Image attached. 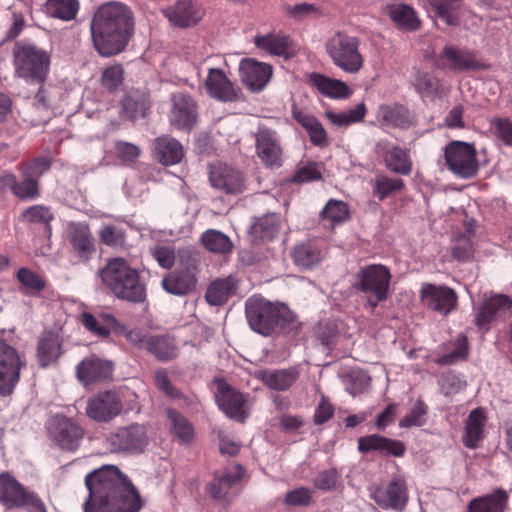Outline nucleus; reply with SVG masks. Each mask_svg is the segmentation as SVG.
I'll return each instance as SVG.
<instances>
[{
	"instance_id": "nucleus-18",
	"label": "nucleus",
	"mask_w": 512,
	"mask_h": 512,
	"mask_svg": "<svg viewBox=\"0 0 512 512\" xmlns=\"http://www.w3.org/2000/svg\"><path fill=\"white\" fill-rule=\"evenodd\" d=\"M440 59L444 61L443 65L453 72L487 68V65L477 58L474 50L460 49L453 45H446L443 48Z\"/></svg>"
},
{
	"instance_id": "nucleus-61",
	"label": "nucleus",
	"mask_w": 512,
	"mask_h": 512,
	"mask_svg": "<svg viewBox=\"0 0 512 512\" xmlns=\"http://www.w3.org/2000/svg\"><path fill=\"white\" fill-rule=\"evenodd\" d=\"M340 475L336 468H330L319 472L313 479V485L316 489L323 491H332L337 488Z\"/></svg>"
},
{
	"instance_id": "nucleus-52",
	"label": "nucleus",
	"mask_w": 512,
	"mask_h": 512,
	"mask_svg": "<svg viewBox=\"0 0 512 512\" xmlns=\"http://www.w3.org/2000/svg\"><path fill=\"white\" fill-rule=\"evenodd\" d=\"M322 217L333 224H341L349 219L348 205L341 201L330 199L322 210Z\"/></svg>"
},
{
	"instance_id": "nucleus-58",
	"label": "nucleus",
	"mask_w": 512,
	"mask_h": 512,
	"mask_svg": "<svg viewBox=\"0 0 512 512\" xmlns=\"http://www.w3.org/2000/svg\"><path fill=\"white\" fill-rule=\"evenodd\" d=\"M427 414V406L422 400H417L411 411L400 420L399 426L401 428H410L413 426H422L425 422Z\"/></svg>"
},
{
	"instance_id": "nucleus-33",
	"label": "nucleus",
	"mask_w": 512,
	"mask_h": 512,
	"mask_svg": "<svg viewBox=\"0 0 512 512\" xmlns=\"http://www.w3.org/2000/svg\"><path fill=\"white\" fill-rule=\"evenodd\" d=\"M309 82L323 95L334 99H347L352 90L343 81L326 77L319 73H311Z\"/></svg>"
},
{
	"instance_id": "nucleus-25",
	"label": "nucleus",
	"mask_w": 512,
	"mask_h": 512,
	"mask_svg": "<svg viewBox=\"0 0 512 512\" xmlns=\"http://www.w3.org/2000/svg\"><path fill=\"white\" fill-rule=\"evenodd\" d=\"M378 122L383 127L409 129L416 125L415 116L402 104H381L376 113Z\"/></svg>"
},
{
	"instance_id": "nucleus-1",
	"label": "nucleus",
	"mask_w": 512,
	"mask_h": 512,
	"mask_svg": "<svg viewBox=\"0 0 512 512\" xmlns=\"http://www.w3.org/2000/svg\"><path fill=\"white\" fill-rule=\"evenodd\" d=\"M84 512H139L142 503L129 478L115 465H104L85 477Z\"/></svg>"
},
{
	"instance_id": "nucleus-16",
	"label": "nucleus",
	"mask_w": 512,
	"mask_h": 512,
	"mask_svg": "<svg viewBox=\"0 0 512 512\" xmlns=\"http://www.w3.org/2000/svg\"><path fill=\"white\" fill-rule=\"evenodd\" d=\"M122 408L119 396L113 391H105L88 400L86 414L96 422L105 423L118 416Z\"/></svg>"
},
{
	"instance_id": "nucleus-22",
	"label": "nucleus",
	"mask_w": 512,
	"mask_h": 512,
	"mask_svg": "<svg viewBox=\"0 0 512 512\" xmlns=\"http://www.w3.org/2000/svg\"><path fill=\"white\" fill-rule=\"evenodd\" d=\"M376 153L383 159L386 168L399 175H409L412 161L408 150L388 142H378Z\"/></svg>"
},
{
	"instance_id": "nucleus-56",
	"label": "nucleus",
	"mask_w": 512,
	"mask_h": 512,
	"mask_svg": "<svg viewBox=\"0 0 512 512\" xmlns=\"http://www.w3.org/2000/svg\"><path fill=\"white\" fill-rule=\"evenodd\" d=\"M322 178V171L319 164L315 162H306L298 166L291 181L294 183H307Z\"/></svg>"
},
{
	"instance_id": "nucleus-59",
	"label": "nucleus",
	"mask_w": 512,
	"mask_h": 512,
	"mask_svg": "<svg viewBox=\"0 0 512 512\" xmlns=\"http://www.w3.org/2000/svg\"><path fill=\"white\" fill-rule=\"evenodd\" d=\"M148 352H172L176 349L175 340L169 335L149 336L143 341Z\"/></svg>"
},
{
	"instance_id": "nucleus-26",
	"label": "nucleus",
	"mask_w": 512,
	"mask_h": 512,
	"mask_svg": "<svg viewBox=\"0 0 512 512\" xmlns=\"http://www.w3.org/2000/svg\"><path fill=\"white\" fill-rule=\"evenodd\" d=\"M196 265L189 266L169 272L162 279L163 289L172 295L184 296L191 292L196 286Z\"/></svg>"
},
{
	"instance_id": "nucleus-13",
	"label": "nucleus",
	"mask_w": 512,
	"mask_h": 512,
	"mask_svg": "<svg viewBox=\"0 0 512 512\" xmlns=\"http://www.w3.org/2000/svg\"><path fill=\"white\" fill-rule=\"evenodd\" d=\"M65 239L79 262H88L96 252L95 239L86 222H68Z\"/></svg>"
},
{
	"instance_id": "nucleus-10",
	"label": "nucleus",
	"mask_w": 512,
	"mask_h": 512,
	"mask_svg": "<svg viewBox=\"0 0 512 512\" xmlns=\"http://www.w3.org/2000/svg\"><path fill=\"white\" fill-rule=\"evenodd\" d=\"M512 314V300L504 294H494L485 298L475 310L474 323L477 329L488 332L499 320Z\"/></svg>"
},
{
	"instance_id": "nucleus-37",
	"label": "nucleus",
	"mask_w": 512,
	"mask_h": 512,
	"mask_svg": "<svg viewBox=\"0 0 512 512\" xmlns=\"http://www.w3.org/2000/svg\"><path fill=\"white\" fill-rule=\"evenodd\" d=\"M486 425V416L481 408L472 410L466 420L465 434L463 437L464 445L474 449L483 439L484 427Z\"/></svg>"
},
{
	"instance_id": "nucleus-23",
	"label": "nucleus",
	"mask_w": 512,
	"mask_h": 512,
	"mask_svg": "<svg viewBox=\"0 0 512 512\" xmlns=\"http://www.w3.org/2000/svg\"><path fill=\"white\" fill-rule=\"evenodd\" d=\"M53 440L63 450H76L83 438V430L66 417H56L50 426Z\"/></svg>"
},
{
	"instance_id": "nucleus-53",
	"label": "nucleus",
	"mask_w": 512,
	"mask_h": 512,
	"mask_svg": "<svg viewBox=\"0 0 512 512\" xmlns=\"http://www.w3.org/2000/svg\"><path fill=\"white\" fill-rule=\"evenodd\" d=\"M52 161L49 157H36L29 162L21 163L18 169L21 175H28L39 180L51 167Z\"/></svg>"
},
{
	"instance_id": "nucleus-40",
	"label": "nucleus",
	"mask_w": 512,
	"mask_h": 512,
	"mask_svg": "<svg viewBox=\"0 0 512 512\" xmlns=\"http://www.w3.org/2000/svg\"><path fill=\"white\" fill-rule=\"evenodd\" d=\"M236 290V283L232 277L217 279L207 288L206 301L213 306L225 303Z\"/></svg>"
},
{
	"instance_id": "nucleus-45",
	"label": "nucleus",
	"mask_w": 512,
	"mask_h": 512,
	"mask_svg": "<svg viewBox=\"0 0 512 512\" xmlns=\"http://www.w3.org/2000/svg\"><path fill=\"white\" fill-rule=\"evenodd\" d=\"M367 113L364 102L359 103L354 108L342 112L326 111V118L335 126L346 127L363 121Z\"/></svg>"
},
{
	"instance_id": "nucleus-4",
	"label": "nucleus",
	"mask_w": 512,
	"mask_h": 512,
	"mask_svg": "<svg viewBox=\"0 0 512 512\" xmlns=\"http://www.w3.org/2000/svg\"><path fill=\"white\" fill-rule=\"evenodd\" d=\"M246 317L251 329L269 336L277 329L290 334L299 328L297 316L285 305L274 304L262 297H250L246 301Z\"/></svg>"
},
{
	"instance_id": "nucleus-39",
	"label": "nucleus",
	"mask_w": 512,
	"mask_h": 512,
	"mask_svg": "<svg viewBox=\"0 0 512 512\" xmlns=\"http://www.w3.org/2000/svg\"><path fill=\"white\" fill-rule=\"evenodd\" d=\"M292 258L297 266L310 269L321 262L323 252L315 243L308 241L294 247Z\"/></svg>"
},
{
	"instance_id": "nucleus-55",
	"label": "nucleus",
	"mask_w": 512,
	"mask_h": 512,
	"mask_svg": "<svg viewBox=\"0 0 512 512\" xmlns=\"http://www.w3.org/2000/svg\"><path fill=\"white\" fill-rule=\"evenodd\" d=\"M22 181L17 182L13 195L21 200H34L40 196L39 181L28 175H22Z\"/></svg>"
},
{
	"instance_id": "nucleus-20",
	"label": "nucleus",
	"mask_w": 512,
	"mask_h": 512,
	"mask_svg": "<svg viewBox=\"0 0 512 512\" xmlns=\"http://www.w3.org/2000/svg\"><path fill=\"white\" fill-rule=\"evenodd\" d=\"M169 22L180 28L196 25L203 17L204 11L194 0H178L163 10Z\"/></svg>"
},
{
	"instance_id": "nucleus-41",
	"label": "nucleus",
	"mask_w": 512,
	"mask_h": 512,
	"mask_svg": "<svg viewBox=\"0 0 512 512\" xmlns=\"http://www.w3.org/2000/svg\"><path fill=\"white\" fill-rule=\"evenodd\" d=\"M80 319L81 323L88 331L98 336H108L111 328L116 323L114 316L107 313L94 315L89 312H84Z\"/></svg>"
},
{
	"instance_id": "nucleus-14",
	"label": "nucleus",
	"mask_w": 512,
	"mask_h": 512,
	"mask_svg": "<svg viewBox=\"0 0 512 512\" xmlns=\"http://www.w3.org/2000/svg\"><path fill=\"white\" fill-rule=\"evenodd\" d=\"M209 182L217 191L226 195H237L245 190L243 173L233 166L216 163L210 166Z\"/></svg>"
},
{
	"instance_id": "nucleus-36",
	"label": "nucleus",
	"mask_w": 512,
	"mask_h": 512,
	"mask_svg": "<svg viewBox=\"0 0 512 512\" xmlns=\"http://www.w3.org/2000/svg\"><path fill=\"white\" fill-rule=\"evenodd\" d=\"M255 376L270 389L284 391L296 381L298 371L295 368L274 371L260 370L255 373Z\"/></svg>"
},
{
	"instance_id": "nucleus-32",
	"label": "nucleus",
	"mask_w": 512,
	"mask_h": 512,
	"mask_svg": "<svg viewBox=\"0 0 512 512\" xmlns=\"http://www.w3.org/2000/svg\"><path fill=\"white\" fill-rule=\"evenodd\" d=\"M280 217L275 213L255 218L250 226L249 233L255 243L272 241L280 230Z\"/></svg>"
},
{
	"instance_id": "nucleus-57",
	"label": "nucleus",
	"mask_w": 512,
	"mask_h": 512,
	"mask_svg": "<svg viewBox=\"0 0 512 512\" xmlns=\"http://www.w3.org/2000/svg\"><path fill=\"white\" fill-rule=\"evenodd\" d=\"M452 255L454 258L467 261L473 257L472 234L467 231L460 235L452 247Z\"/></svg>"
},
{
	"instance_id": "nucleus-44",
	"label": "nucleus",
	"mask_w": 512,
	"mask_h": 512,
	"mask_svg": "<svg viewBox=\"0 0 512 512\" xmlns=\"http://www.w3.org/2000/svg\"><path fill=\"white\" fill-rule=\"evenodd\" d=\"M435 15L449 26L460 24V0H428Z\"/></svg>"
},
{
	"instance_id": "nucleus-3",
	"label": "nucleus",
	"mask_w": 512,
	"mask_h": 512,
	"mask_svg": "<svg viewBox=\"0 0 512 512\" xmlns=\"http://www.w3.org/2000/svg\"><path fill=\"white\" fill-rule=\"evenodd\" d=\"M98 277L104 289L113 297L134 304L146 301V286L140 272L125 258H108L99 269Z\"/></svg>"
},
{
	"instance_id": "nucleus-15",
	"label": "nucleus",
	"mask_w": 512,
	"mask_h": 512,
	"mask_svg": "<svg viewBox=\"0 0 512 512\" xmlns=\"http://www.w3.org/2000/svg\"><path fill=\"white\" fill-rule=\"evenodd\" d=\"M215 399L219 408L231 419L243 422L247 413L245 410L246 398L244 394L232 389L222 378L215 380Z\"/></svg>"
},
{
	"instance_id": "nucleus-7",
	"label": "nucleus",
	"mask_w": 512,
	"mask_h": 512,
	"mask_svg": "<svg viewBox=\"0 0 512 512\" xmlns=\"http://www.w3.org/2000/svg\"><path fill=\"white\" fill-rule=\"evenodd\" d=\"M391 280L390 270L382 264H371L361 268L356 274L355 288L370 295L368 304L375 308L388 297Z\"/></svg>"
},
{
	"instance_id": "nucleus-60",
	"label": "nucleus",
	"mask_w": 512,
	"mask_h": 512,
	"mask_svg": "<svg viewBox=\"0 0 512 512\" xmlns=\"http://www.w3.org/2000/svg\"><path fill=\"white\" fill-rule=\"evenodd\" d=\"M17 280L32 292H40L46 286L45 280L28 268H20L17 271Z\"/></svg>"
},
{
	"instance_id": "nucleus-24",
	"label": "nucleus",
	"mask_w": 512,
	"mask_h": 512,
	"mask_svg": "<svg viewBox=\"0 0 512 512\" xmlns=\"http://www.w3.org/2000/svg\"><path fill=\"white\" fill-rule=\"evenodd\" d=\"M112 374L113 363L96 356L85 358L76 370L78 380L84 385L111 379Z\"/></svg>"
},
{
	"instance_id": "nucleus-12",
	"label": "nucleus",
	"mask_w": 512,
	"mask_h": 512,
	"mask_svg": "<svg viewBox=\"0 0 512 512\" xmlns=\"http://www.w3.org/2000/svg\"><path fill=\"white\" fill-rule=\"evenodd\" d=\"M419 298L427 309L444 316L455 310L458 303V296L454 289L432 283H422Z\"/></svg>"
},
{
	"instance_id": "nucleus-47",
	"label": "nucleus",
	"mask_w": 512,
	"mask_h": 512,
	"mask_svg": "<svg viewBox=\"0 0 512 512\" xmlns=\"http://www.w3.org/2000/svg\"><path fill=\"white\" fill-rule=\"evenodd\" d=\"M201 242L207 250L218 254L229 253L233 248L230 238L223 232L215 229L205 231L201 236Z\"/></svg>"
},
{
	"instance_id": "nucleus-35",
	"label": "nucleus",
	"mask_w": 512,
	"mask_h": 512,
	"mask_svg": "<svg viewBox=\"0 0 512 512\" xmlns=\"http://www.w3.org/2000/svg\"><path fill=\"white\" fill-rule=\"evenodd\" d=\"M27 491L9 474L0 475V502L7 508L21 507Z\"/></svg>"
},
{
	"instance_id": "nucleus-29",
	"label": "nucleus",
	"mask_w": 512,
	"mask_h": 512,
	"mask_svg": "<svg viewBox=\"0 0 512 512\" xmlns=\"http://www.w3.org/2000/svg\"><path fill=\"white\" fill-rule=\"evenodd\" d=\"M358 449L363 453L370 451L379 452L385 456L401 457L405 452V446L401 441L372 434L358 439Z\"/></svg>"
},
{
	"instance_id": "nucleus-5",
	"label": "nucleus",
	"mask_w": 512,
	"mask_h": 512,
	"mask_svg": "<svg viewBox=\"0 0 512 512\" xmlns=\"http://www.w3.org/2000/svg\"><path fill=\"white\" fill-rule=\"evenodd\" d=\"M15 76L28 84H43L49 74L51 55L28 42L16 43L13 51Z\"/></svg>"
},
{
	"instance_id": "nucleus-64",
	"label": "nucleus",
	"mask_w": 512,
	"mask_h": 512,
	"mask_svg": "<svg viewBox=\"0 0 512 512\" xmlns=\"http://www.w3.org/2000/svg\"><path fill=\"white\" fill-rule=\"evenodd\" d=\"M62 345V337L58 330H45L38 342L37 352H58Z\"/></svg>"
},
{
	"instance_id": "nucleus-17",
	"label": "nucleus",
	"mask_w": 512,
	"mask_h": 512,
	"mask_svg": "<svg viewBox=\"0 0 512 512\" xmlns=\"http://www.w3.org/2000/svg\"><path fill=\"white\" fill-rule=\"evenodd\" d=\"M370 497L382 509L401 511L408 500L406 484L404 480L394 478L386 487H371Z\"/></svg>"
},
{
	"instance_id": "nucleus-46",
	"label": "nucleus",
	"mask_w": 512,
	"mask_h": 512,
	"mask_svg": "<svg viewBox=\"0 0 512 512\" xmlns=\"http://www.w3.org/2000/svg\"><path fill=\"white\" fill-rule=\"evenodd\" d=\"M404 182L400 178H392L385 174H377L372 182V193L380 201L401 191Z\"/></svg>"
},
{
	"instance_id": "nucleus-27",
	"label": "nucleus",
	"mask_w": 512,
	"mask_h": 512,
	"mask_svg": "<svg viewBox=\"0 0 512 512\" xmlns=\"http://www.w3.org/2000/svg\"><path fill=\"white\" fill-rule=\"evenodd\" d=\"M205 88L211 97L220 101L232 102L238 99L236 88L221 69H209Z\"/></svg>"
},
{
	"instance_id": "nucleus-28",
	"label": "nucleus",
	"mask_w": 512,
	"mask_h": 512,
	"mask_svg": "<svg viewBox=\"0 0 512 512\" xmlns=\"http://www.w3.org/2000/svg\"><path fill=\"white\" fill-rule=\"evenodd\" d=\"M22 366L19 354H0V395L12 394L19 382Z\"/></svg>"
},
{
	"instance_id": "nucleus-34",
	"label": "nucleus",
	"mask_w": 512,
	"mask_h": 512,
	"mask_svg": "<svg viewBox=\"0 0 512 512\" xmlns=\"http://www.w3.org/2000/svg\"><path fill=\"white\" fill-rule=\"evenodd\" d=\"M508 494L503 489L474 498L468 503V512H504L507 507Z\"/></svg>"
},
{
	"instance_id": "nucleus-21",
	"label": "nucleus",
	"mask_w": 512,
	"mask_h": 512,
	"mask_svg": "<svg viewBox=\"0 0 512 512\" xmlns=\"http://www.w3.org/2000/svg\"><path fill=\"white\" fill-rule=\"evenodd\" d=\"M240 78L243 84L253 92H259L269 82L272 67L252 58L242 59L239 64Z\"/></svg>"
},
{
	"instance_id": "nucleus-11",
	"label": "nucleus",
	"mask_w": 512,
	"mask_h": 512,
	"mask_svg": "<svg viewBox=\"0 0 512 512\" xmlns=\"http://www.w3.org/2000/svg\"><path fill=\"white\" fill-rule=\"evenodd\" d=\"M256 154L267 168H279L283 162V146L278 132L260 126L255 133Z\"/></svg>"
},
{
	"instance_id": "nucleus-2",
	"label": "nucleus",
	"mask_w": 512,
	"mask_h": 512,
	"mask_svg": "<svg viewBox=\"0 0 512 512\" xmlns=\"http://www.w3.org/2000/svg\"><path fill=\"white\" fill-rule=\"evenodd\" d=\"M133 29V16L126 5L104 3L95 11L90 24L94 48L103 57L117 55L129 43Z\"/></svg>"
},
{
	"instance_id": "nucleus-42",
	"label": "nucleus",
	"mask_w": 512,
	"mask_h": 512,
	"mask_svg": "<svg viewBox=\"0 0 512 512\" xmlns=\"http://www.w3.org/2000/svg\"><path fill=\"white\" fill-rule=\"evenodd\" d=\"M254 43L257 48L268 52L271 55L287 56L290 50V41L286 36L279 34H267L256 36Z\"/></svg>"
},
{
	"instance_id": "nucleus-43",
	"label": "nucleus",
	"mask_w": 512,
	"mask_h": 512,
	"mask_svg": "<svg viewBox=\"0 0 512 512\" xmlns=\"http://www.w3.org/2000/svg\"><path fill=\"white\" fill-rule=\"evenodd\" d=\"M387 13L398 26L407 30H416L420 21L414 9L406 4H393L387 7Z\"/></svg>"
},
{
	"instance_id": "nucleus-54",
	"label": "nucleus",
	"mask_w": 512,
	"mask_h": 512,
	"mask_svg": "<svg viewBox=\"0 0 512 512\" xmlns=\"http://www.w3.org/2000/svg\"><path fill=\"white\" fill-rule=\"evenodd\" d=\"M414 87L422 98H434L439 92V80L429 73H418Z\"/></svg>"
},
{
	"instance_id": "nucleus-48",
	"label": "nucleus",
	"mask_w": 512,
	"mask_h": 512,
	"mask_svg": "<svg viewBox=\"0 0 512 512\" xmlns=\"http://www.w3.org/2000/svg\"><path fill=\"white\" fill-rule=\"evenodd\" d=\"M45 8L51 17L69 21L76 17L79 3L78 0H47Z\"/></svg>"
},
{
	"instance_id": "nucleus-19",
	"label": "nucleus",
	"mask_w": 512,
	"mask_h": 512,
	"mask_svg": "<svg viewBox=\"0 0 512 512\" xmlns=\"http://www.w3.org/2000/svg\"><path fill=\"white\" fill-rule=\"evenodd\" d=\"M170 122L180 130H190L197 119V104L185 92H177L171 96Z\"/></svg>"
},
{
	"instance_id": "nucleus-9",
	"label": "nucleus",
	"mask_w": 512,
	"mask_h": 512,
	"mask_svg": "<svg viewBox=\"0 0 512 512\" xmlns=\"http://www.w3.org/2000/svg\"><path fill=\"white\" fill-rule=\"evenodd\" d=\"M105 442L110 452L137 454L148 444L147 430L140 424L120 427L111 432Z\"/></svg>"
},
{
	"instance_id": "nucleus-51",
	"label": "nucleus",
	"mask_w": 512,
	"mask_h": 512,
	"mask_svg": "<svg viewBox=\"0 0 512 512\" xmlns=\"http://www.w3.org/2000/svg\"><path fill=\"white\" fill-rule=\"evenodd\" d=\"M167 415L175 436L183 443L189 442L193 437L194 430L188 420L177 411L171 409L167 411Z\"/></svg>"
},
{
	"instance_id": "nucleus-62",
	"label": "nucleus",
	"mask_w": 512,
	"mask_h": 512,
	"mask_svg": "<svg viewBox=\"0 0 512 512\" xmlns=\"http://www.w3.org/2000/svg\"><path fill=\"white\" fill-rule=\"evenodd\" d=\"M23 218L31 223H42L49 226L54 219L51 209L44 205H34L23 212Z\"/></svg>"
},
{
	"instance_id": "nucleus-50",
	"label": "nucleus",
	"mask_w": 512,
	"mask_h": 512,
	"mask_svg": "<svg viewBox=\"0 0 512 512\" xmlns=\"http://www.w3.org/2000/svg\"><path fill=\"white\" fill-rule=\"evenodd\" d=\"M124 81V68L121 64H113L103 69L100 76L101 86L109 92L117 91Z\"/></svg>"
},
{
	"instance_id": "nucleus-49",
	"label": "nucleus",
	"mask_w": 512,
	"mask_h": 512,
	"mask_svg": "<svg viewBox=\"0 0 512 512\" xmlns=\"http://www.w3.org/2000/svg\"><path fill=\"white\" fill-rule=\"evenodd\" d=\"M100 242L113 249H121L126 244V231L116 224L104 225L98 232Z\"/></svg>"
},
{
	"instance_id": "nucleus-30",
	"label": "nucleus",
	"mask_w": 512,
	"mask_h": 512,
	"mask_svg": "<svg viewBox=\"0 0 512 512\" xmlns=\"http://www.w3.org/2000/svg\"><path fill=\"white\" fill-rule=\"evenodd\" d=\"M243 475L244 469L239 464L227 467L221 473L216 472L209 484V493L214 499H224L229 490L242 479Z\"/></svg>"
},
{
	"instance_id": "nucleus-63",
	"label": "nucleus",
	"mask_w": 512,
	"mask_h": 512,
	"mask_svg": "<svg viewBox=\"0 0 512 512\" xmlns=\"http://www.w3.org/2000/svg\"><path fill=\"white\" fill-rule=\"evenodd\" d=\"M491 128L494 136L506 146H512V121L508 118H493Z\"/></svg>"
},
{
	"instance_id": "nucleus-31",
	"label": "nucleus",
	"mask_w": 512,
	"mask_h": 512,
	"mask_svg": "<svg viewBox=\"0 0 512 512\" xmlns=\"http://www.w3.org/2000/svg\"><path fill=\"white\" fill-rule=\"evenodd\" d=\"M153 152L155 158L165 166L179 163L184 156L182 144L169 136L158 137L154 141Z\"/></svg>"
},
{
	"instance_id": "nucleus-8",
	"label": "nucleus",
	"mask_w": 512,
	"mask_h": 512,
	"mask_svg": "<svg viewBox=\"0 0 512 512\" xmlns=\"http://www.w3.org/2000/svg\"><path fill=\"white\" fill-rule=\"evenodd\" d=\"M444 159L448 169L459 178L470 179L478 173L477 152L471 143L451 141L444 149Z\"/></svg>"
},
{
	"instance_id": "nucleus-6",
	"label": "nucleus",
	"mask_w": 512,
	"mask_h": 512,
	"mask_svg": "<svg viewBox=\"0 0 512 512\" xmlns=\"http://www.w3.org/2000/svg\"><path fill=\"white\" fill-rule=\"evenodd\" d=\"M325 50L331 62L347 74H358L364 67L360 39L345 31H338L330 36L326 41Z\"/></svg>"
},
{
	"instance_id": "nucleus-38",
	"label": "nucleus",
	"mask_w": 512,
	"mask_h": 512,
	"mask_svg": "<svg viewBox=\"0 0 512 512\" xmlns=\"http://www.w3.org/2000/svg\"><path fill=\"white\" fill-rule=\"evenodd\" d=\"M295 120L307 131L310 141L319 147L329 144L327 133L316 117L301 111L293 112Z\"/></svg>"
}]
</instances>
